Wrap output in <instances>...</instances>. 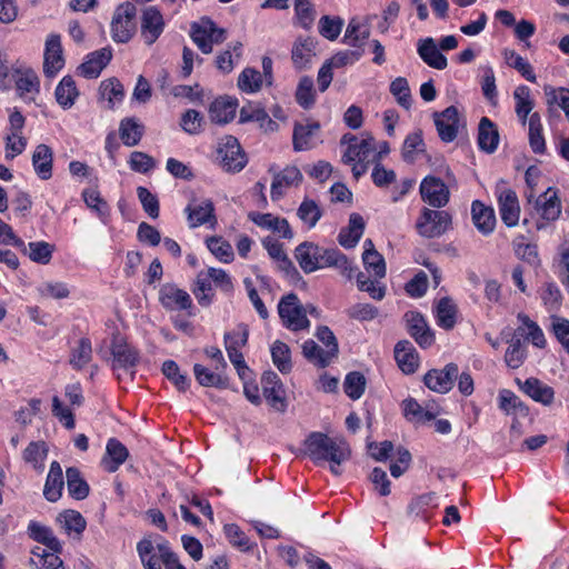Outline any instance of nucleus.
Instances as JSON below:
<instances>
[{
  "instance_id": "c9c22d12",
  "label": "nucleus",
  "mask_w": 569,
  "mask_h": 569,
  "mask_svg": "<svg viewBox=\"0 0 569 569\" xmlns=\"http://www.w3.org/2000/svg\"><path fill=\"white\" fill-rule=\"evenodd\" d=\"M523 329L518 328L508 340L509 347L505 355L506 365L511 369H518L526 359V350L522 342Z\"/></svg>"
},
{
  "instance_id": "cd10ccee",
  "label": "nucleus",
  "mask_w": 569,
  "mask_h": 569,
  "mask_svg": "<svg viewBox=\"0 0 569 569\" xmlns=\"http://www.w3.org/2000/svg\"><path fill=\"white\" fill-rule=\"evenodd\" d=\"M418 54L429 67L443 70L448 66L447 58L440 52L432 38H426L418 43Z\"/></svg>"
},
{
  "instance_id": "ddd939ff",
  "label": "nucleus",
  "mask_w": 569,
  "mask_h": 569,
  "mask_svg": "<svg viewBox=\"0 0 569 569\" xmlns=\"http://www.w3.org/2000/svg\"><path fill=\"white\" fill-rule=\"evenodd\" d=\"M64 66L63 51L59 34H50L43 53V73L53 78Z\"/></svg>"
},
{
  "instance_id": "8fccbe9b",
  "label": "nucleus",
  "mask_w": 569,
  "mask_h": 569,
  "mask_svg": "<svg viewBox=\"0 0 569 569\" xmlns=\"http://www.w3.org/2000/svg\"><path fill=\"white\" fill-rule=\"evenodd\" d=\"M362 260L368 273L378 279L386 276L385 259L375 248H366L362 254Z\"/></svg>"
},
{
  "instance_id": "4be33fe9",
  "label": "nucleus",
  "mask_w": 569,
  "mask_h": 569,
  "mask_svg": "<svg viewBox=\"0 0 569 569\" xmlns=\"http://www.w3.org/2000/svg\"><path fill=\"white\" fill-rule=\"evenodd\" d=\"M409 333L415 338L421 348L430 347L435 341V336L428 327L425 318L418 312L406 313Z\"/></svg>"
},
{
  "instance_id": "4d7b16f0",
  "label": "nucleus",
  "mask_w": 569,
  "mask_h": 569,
  "mask_svg": "<svg viewBox=\"0 0 569 569\" xmlns=\"http://www.w3.org/2000/svg\"><path fill=\"white\" fill-rule=\"evenodd\" d=\"M405 417L412 422H426L435 419V415L425 410L415 399L409 398L402 402Z\"/></svg>"
},
{
  "instance_id": "b1692460",
  "label": "nucleus",
  "mask_w": 569,
  "mask_h": 569,
  "mask_svg": "<svg viewBox=\"0 0 569 569\" xmlns=\"http://www.w3.org/2000/svg\"><path fill=\"white\" fill-rule=\"evenodd\" d=\"M112 58V50L110 48H102L90 53L87 60L80 64L79 71L84 78H97L103 68L110 62Z\"/></svg>"
},
{
  "instance_id": "c85d7f7f",
  "label": "nucleus",
  "mask_w": 569,
  "mask_h": 569,
  "mask_svg": "<svg viewBox=\"0 0 569 569\" xmlns=\"http://www.w3.org/2000/svg\"><path fill=\"white\" fill-rule=\"evenodd\" d=\"M365 230V220L359 213H351L349 226L340 230L338 242L343 248H353L360 240Z\"/></svg>"
},
{
  "instance_id": "de8ad7c7",
  "label": "nucleus",
  "mask_w": 569,
  "mask_h": 569,
  "mask_svg": "<svg viewBox=\"0 0 569 569\" xmlns=\"http://www.w3.org/2000/svg\"><path fill=\"white\" fill-rule=\"evenodd\" d=\"M529 126V144L535 153H543L546 151V142L542 136L541 118L538 112L530 114Z\"/></svg>"
},
{
  "instance_id": "c03bdc74",
  "label": "nucleus",
  "mask_w": 569,
  "mask_h": 569,
  "mask_svg": "<svg viewBox=\"0 0 569 569\" xmlns=\"http://www.w3.org/2000/svg\"><path fill=\"white\" fill-rule=\"evenodd\" d=\"M193 373L200 386L216 387L219 389H224L228 387V379L217 370L210 371L202 365L196 363L193 366Z\"/></svg>"
},
{
  "instance_id": "49530a36",
  "label": "nucleus",
  "mask_w": 569,
  "mask_h": 569,
  "mask_svg": "<svg viewBox=\"0 0 569 569\" xmlns=\"http://www.w3.org/2000/svg\"><path fill=\"white\" fill-rule=\"evenodd\" d=\"M322 209L312 199L305 198L297 209L298 218L309 228L312 229L317 226L322 217Z\"/></svg>"
},
{
  "instance_id": "69168bd1",
  "label": "nucleus",
  "mask_w": 569,
  "mask_h": 569,
  "mask_svg": "<svg viewBox=\"0 0 569 569\" xmlns=\"http://www.w3.org/2000/svg\"><path fill=\"white\" fill-rule=\"evenodd\" d=\"M203 116L194 110L188 109L181 116L180 126L189 134H198L202 131Z\"/></svg>"
},
{
  "instance_id": "473e14b6",
  "label": "nucleus",
  "mask_w": 569,
  "mask_h": 569,
  "mask_svg": "<svg viewBox=\"0 0 569 569\" xmlns=\"http://www.w3.org/2000/svg\"><path fill=\"white\" fill-rule=\"evenodd\" d=\"M64 481L62 468L58 461L50 465V470L46 479L43 496L48 501L56 502L62 495Z\"/></svg>"
},
{
  "instance_id": "3c124183",
  "label": "nucleus",
  "mask_w": 569,
  "mask_h": 569,
  "mask_svg": "<svg viewBox=\"0 0 569 569\" xmlns=\"http://www.w3.org/2000/svg\"><path fill=\"white\" fill-rule=\"evenodd\" d=\"M48 455V447L43 441H32L23 451V459L26 462L32 463L33 468L42 471L44 468L43 461Z\"/></svg>"
},
{
  "instance_id": "f03ea898",
  "label": "nucleus",
  "mask_w": 569,
  "mask_h": 569,
  "mask_svg": "<svg viewBox=\"0 0 569 569\" xmlns=\"http://www.w3.org/2000/svg\"><path fill=\"white\" fill-rule=\"evenodd\" d=\"M305 451L315 463L332 461L343 463L350 459L351 450L342 438H331L328 435L315 431L308 435L303 441Z\"/></svg>"
},
{
  "instance_id": "0e129e2a",
  "label": "nucleus",
  "mask_w": 569,
  "mask_h": 569,
  "mask_svg": "<svg viewBox=\"0 0 569 569\" xmlns=\"http://www.w3.org/2000/svg\"><path fill=\"white\" fill-rule=\"evenodd\" d=\"M297 102L305 109H309L315 103L313 80L309 77L300 79L297 91Z\"/></svg>"
},
{
  "instance_id": "1a4fd4ad",
  "label": "nucleus",
  "mask_w": 569,
  "mask_h": 569,
  "mask_svg": "<svg viewBox=\"0 0 569 569\" xmlns=\"http://www.w3.org/2000/svg\"><path fill=\"white\" fill-rule=\"evenodd\" d=\"M432 117L441 141L446 143L452 142L457 138L460 127L458 109L455 106H450L441 112H433Z\"/></svg>"
},
{
  "instance_id": "423d86ee",
  "label": "nucleus",
  "mask_w": 569,
  "mask_h": 569,
  "mask_svg": "<svg viewBox=\"0 0 569 569\" xmlns=\"http://www.w3.org/2000/svg\"><path fill=\"white\" fill-rule=\"evenodd\" d=\"M220 164L226 171L239 172L247 164V157L238 139L233 136L224 137L218 147Z\"/></svg>"
},
{
  "instance_id": "f3484780",
  "label": "nucleus",
  "mask_w": 569,
  "mask_h": 569,
  "mask_svg": "<svg viewBox=\"0 0 569 569\" xmlns=\"http://www.w3.org/2000/svg\"><path fill=\"white\" fill-rule=\"evenodd\" d=\"M535 209L547 221H555L561 213V201L555 188L549 187L535 200Z\"/></svg>"
},
{
  "instance_id": "7ed1b4c3",
  "label": "nucleus",
  "mask_w": 569,
  "mask_h": 569,
  "mask_svg": "<svg viewBox=\"0 0 569 569\" xmlns=\"http://www.w3.org/2000/svg\"><path fill=\"white\" fill-rule=\"evenodd\" d=\"M190 37L199 50L209 54L212 52L213 44H220L227 39V31L208 17H202L199 21L191 23Z\"/></svg>"
},
{
  "instance_id": "680f3d73",
  "label": "nucleus",
  "mask_w": 569,
  "mask_h": 569,
  "mask_svg": "<svg viewBox=\"0 0 569 569\" xmlns=\"http://www.w3.org/2000/svg\"><path fill=\"white\" fill-rule=\"evenodd\" d=\"M162 373L169 379L179 391H186L190 379L180 372V368L173 360H166L162 365Z\"/></svg>"
},
{
  "instance_id": "f704fd0d",
  "label": "nucleus",
  "mask_w": 569,
  "mask_h": 569,
  "mask_svg": "<svg viewBox=\"0 0 569 569\" xmlns=\"http://www.w3.org/2000/svg\"><path fill=\"white\" fill-rule=\"evenodd\" d=\"M499 143V132L496 124L488 119L482 117L479 122L478 130V146L482 151L492 153L496 151Z\"/></svg>"
},
{
  "instance_id": "4c0bfd02",
  "label": "nucleus",
  "mask_w": 569,
  "mask_h": 569,
  "mask_svg": "<svg viewBox=\"0 0 569 569\" xmlns=\"http://www.w3.org/2000/svg\"><path fill=\"white\" fill-rule=\"evenodd\" d=\"M28 533L31 539L48 547L54 553L62 551V546L52 530L38 522L31 521L28 526Z\"/></svg>"
},
{
  "instance_id": "e2e57ef3",
  "label": "nucleus",
  "mask_w": 569,
  "mask_h": 569,
  "mask_svg": "<svg viewBox=\"0 0 569 569\" xmlns=\"http://www.w3.org/2000/svg\"><path fill=\"white\" fill-rule=\"evenodd\" d=\"M58 521L62 525L67 532L74 531L81 533L86 529V519L76 510H66L58 517Z\"/></svg>"
},
{
  "instance_id": "6ab92c4d",
  "label": "nucleus",
  "mask_w": 569,
  "mask_h": 569,
  "mask_svg": "<svg viewBox=\"0 0 569 569\" xmlns=\"http://www.w3.org/2000/svg\"><path fill=\"white\" fill-rule=\"evenodd\" d=\"M500 216L507 227L518 224L520 216V206L518 197L512 189H505L498 197Z\"/></svg>"
},
{
  "instance_id": "412c9836",
  "label": "nucleus",
  "mask_w": 569,
  "mask_h": 569,
  "mask_svg": "<svg viewBox=\"0 0 569 569\" xmlns=\"http://www.w3.org/2000/svg\"><path fill=\"white\" fill-rule=\"evenodd\" d=\"M519 388L529 396L532 400L540 402L545 406H549L553 402L555 391L553 389L540 381L537 378H528L526 381L516 379Z\"/></svg>"
},
{
  "instance_id": "a878e982",
  "label": "nucleus",
  "mask_w": 569,
  "mask_h": 569,
  "mask_svg": "<svg viewBox=\"0 0 569 569\" xmlns=\"http://www.w3.org/2000/svg\"><path fill=\"white\" fill-rule=\"evenodd\" d=\"M129 457L127 447L116 438L107 442L106 455L102 458V466L108 472H116Z\"/></svg>"
},
{
  "instance_id": "9d476101",
  "label": "nucleus",
  "mask_w": 569,
  "mask_h": 569,
  "mask_svg": "<svg viewBox=\"0 0 569 569\" xmlns=\"http://www.w3.org/2000/svg\"><path fill=\"white\" fill-rule=\"evenodd\" d=\"M110 351L112 356L111 368L113 370H128L133 368L138 362L137 350L130 347L119 335L113 336Z\"/></svg>"
},
{
  "instance_id": "052dcab7",
  "label": "nucleus",
  "mask_w": 569,
  "mask_h": 569,
  "mask_svg": "<svg viewBox=\"0 0 569 569\" xmlns=\"http://www.w3.org/2000/svg\"><path fill=\"white\" fill-rule=\"evenodd\" d=\"M505 59H506V62L515 68L517 71H519L521 73V76L530 81V82H536L537 78H536V74L532 70V67L530 66V63L528 61H526L521 56H519L516 51L513 50H506L505 51Z\"/></svg>"
},
{
  "instance_id": "5701e85b",
  "label": "nucleus",
  "mask_w": 569,
  "mask_h": 569,
  "mask_svg": "<svg viewBox=\"0 0 569 569\" xmlns=\"http://www.w3.org/2000/svg\"><path fill=\"white\" fill-rule=\"evenodd\" d=\"M302 181V174L297 167H286L274 174L271 183V199L279 200L284 194V188L298 186Z\"/></svg>"
},
{
  "instance_id": "603ef678",
  "label": "nucleus",
  "mask_w": 569,
  "mask_h": 569,
  "mask_svg": "<svg viewBox=\"0 0 569 569\" xmlns=\"http://www.w3.org/2000/svg\"><path fill=\"white\" fill-rule=\"evenodd\" d=\"M457 307L453 301L448 298H441L437 306L438 325L445 329H452L456 325Z\"/></svg>"
},
{
  "instance_id": "f257e3e1",
  "label": "nucleus",
  "mask_w": 569,
  "mask_h": 569,
  "mask_svg": "<svg viewBox=\"0 0 569 569\" xmlns=\"http://www.w3.org/2000/svg\"><path fill=\"white\" fill-rule=\"evenodd\" d=\"M295 257L306 273L318 269L333 267L347 279H352L356 268L346 254L336 248L326 249L313 242H302L295 250Z\"/></svg>"
},
{
  "instance_id": "774afa93",
  "label": "nucleus",
  "mask_w": 569,
  "mask_h": 569,
  "mask_svg": "<svg viewBox=\"0 0 569 569\" xmlns=\"http://www.w3.org/2000/svg\"><path fill=\"white\" fill-rule=\"evenodd\" d=\"M207 246L211 253L214 254L220 261H232L233 251L229 242L218 237H211L207 240Z\"/></svg>"
},
{
  "instance_id": "2eb2a0df",
  "label": "nucleus",
  "mask_w": 569,
  "mask_h": 569,
  "mask_svg": "<svg viewBox=\"0 0 569 569\" xmlns=\"http://www.w3.org/2000/svg\"><path fill=\"white\" fill-rule=\"evenodd\" d=\"M159 301L164 309L170 311L187 310L192 306L190 295L173 283L161 286Z\"/></svg>"
},
{
  "instance_id": "39448f33",
  "label": "nucleus",
  "mask_w": 569,
  "mask_h": 569,
  "mask_svg": "<svg viewBox=\"0 0 569 569\" xmlns=\"http://www.w3.org/2000/svg\"><path fill=\"white\" fill-rule=\"evenodd\" d=\"M278 312L282 323L289 330L300 331L310 326V321L307 318V309L300 303L296 293H289L281 298L278 305Z\"/></svg>"
},
{
  "instance_id": "f8f14e48",
  "label": "nucleus",
  "mask_w": 569,
  "mask_h": 569,
  "mask_svg": "<svg viewBox=\"0 0 569 569\" xmlns=\"http://www.w3.org/2000/svg\"><path fill=\"white\" fill-rule=\"evenodd\" d=\"M262 391L266 401L277 411L284 412L287 402L282 382L273 371H266L261 378Z\"/></svg>"
},
{
  "instance_id": "bb28decb",
  "label": "nucleus",
  "mask_w": 569,
  "mask_h": 569,
  "mask_svg": "<svg viewBox=\"0 0 569 569\" xmlns=\"http://www.w3.org/2000/svg\"><path fill=\"white\" fill-rule=\"evenodd\" d=\"M339 347L333 346L332 351L323 350L313 340L309 339L302 345L303 357L319 368L328 367L338 357Z\"/></svg>"
},
{
  "instance_id": "e433bc0d",
  "label": "nucleus",
  "mask_w": 569,
  "mask_h": 569,
  "mask_svg": "<svg viewBox=\"0 0 569 569\" xmlns=\"http://www.w3.org/2000/svg\"><path fill=\"white\" fill-rule=\"evenodd\" d=\"M52 150L47 144L37 146L32 154V164L36 173L42 180H48L52 177Z\"/></svg>"
},
{
  "instance_id": "bf43d9fd",
  "label": "nucleus",
  "mask_w": 569,
  "mask_h": 569,
  "mask_svg": "<svg viewBox=\"0 0 569 569\" xmlns=\"http://www.w3.org/2000/svg\"><path fill=\"white\" fill-rule=\"evenodd\" d=\"M366 377L359 371L349 372L345 379V392L352 400L359 399L366 389Z\"/></svg>"
},
{
  "instance_id": "864d4df0",
  "label": "nucleus",
  "mask_w": 569,
  "mask_h": 569,
  "mask_svg": "<svg viewBox=\"0 0 569 569\" xmlns=\"http://www.w3.org/2000/svg\"><path fill=\"white\" fill-rule=\"evenodd\" d=\"M91 358V341L88 338H81L78 346L72 349L69 362L74 369L80 370L90 362Z\"/></svg>"
},
{
  "instance_id": "9b49d317",
  "label": "nucleus",
  "mask_w": 569,
  "mask_h": 569,
  "mask_svg": "<svg viewBox=\"0 0 569 569\" xmlns=\"http://www.w3.org/2000/svg\"><path fill=\"white\" fill-rule=\"evenodd\" d=\"M458 366L451 362L442 370H429L423 377V382L432 391L447 393L452 389L453 380L458 377Z\"/></svg>"
},
{
  "instance_id": "37998d69",
  "label": "nucleus",
  "mask_w": 569,
  "mask_h": 569,
  "mask_svg": "<svg viewBox=\"0 0 569 569\" xmlns=\"http://www.w3.org/2000/svg\"><path fill=\"white\" fill-rule=\"evenodd\" d=\"M54 94L57 102L63 109L71 108L74 104L77 97L79 96V91L76 87V82L72 79V77H63L62 80L59 82L58 87L56 88Z\"/></svg>"
},
{
  "instance_id": "5fc2aeb1",
  "label": "nucleus",
  "mask_w": 569,
  "mask_h": 569,
  "mask_svg": "<svg viewBox=\"0 0 569 569\" xmlns=\"http://www.w3.org/2000/svg\"><path fill=\"white\" fill-rule=\"evenodd\" d=\"M262 74L254 68H246L238 78V87L241 91L253 93L261 89Z\"/></svg>"
},
{
  "instance_id": "6e6d98bb",
  "label": "nucleus",
  "mask_w": 569,
  "mask_h": 569,
  "mask_svg": "<svg viewBox=\"0 0 569 569\" xmlns=\"http://www.w3.org/2000/svg\"><path fill=\"white\" fill-rule=\"evenodd\" d=\"M390 92L396 98L397 103L409 110L411 108V92L406 78L398 77L390 83Z\"/></svg>"
},
{
  "instance_id": "338daca9",
  "label": "nucleus",
  "mask_w": 569,
  "mask_h": 569,
  "mask_svg": "<svg viewBox=\"0 0 569 569\" xmlns=\"http://www.w3.org/2000/svg\"><path fill=\"white\" fill-rule=\"evenodd\" d=\"M137 194L144 212L152 219H157L160 213L159 200L146 187H138Z\"/></svg>"
},
{
  "instance_id": "a19ab883",
  "label": "nucleus",
  "mask_w": 569,
  "mask_h": 569,
  "mask_svg": "<svg viewBox=\"0 0 569 569\" xmlns=\"http://www.w3.org/2000/svg\"><path fill=\"white\" fill-rule=\"evenodd\" d=\"M66 477L69 495L77 500L86 499L90 489L87 481L82 478L80 470L76 467H69L66 470Z\"/></svg>"
},
{
  "instance_id": "20e7f679",
  "label": "nucleus",
  "mask_w": 569,
  "mask_h": 569,
  "mask_svg": "<svg viewBox=\"0 0 569 569\" xmlns=\"http://www.w3.org/2000/svg\"><path fill=\"white\" fill-rule=\"evenodd\" d=\"M137 7L132 2H123L114 10L111 21V36L118 43L129 42L137 31Z\"/></svg>"
},
{
  "instance_id": "4468645a",
  "label": "nucleus",
  "mask_w": 569,
  "mask_h": 569,
  "mask_svg": "<svg viewBox=\"0 0 569 569\" xmlns=\"http://www.w3.org/2000/svg\"><path fill=\"white\" fill-rule=\"evenodd\" d=\"M420 193L422 200L435 208H441L449 201L448 187L441 179L433 176H428L422 180Z\"/></svg>"
},
{
  "instance_id": "aec40b11",
  "label": "nucleus",
  "mask_w": 569,
  "mask_h": 569,
  "mask_svg": "<svg viewBox=\"0 0 569 569\" xmlns=\"http://www.w3.org/2000/svg\"><path fill=\"white\" fill-rule=\"evenodd\" d=\"M190 228H197L207 222H216L214 206L210 199L200 202L192 200L186 208Z\"/></svg>"
},
{
  "instance_id": "13d9d810",
  "label": "nucleus",
  "mask_w": 569,
  "mask_h": 569,
  "mask_svg": "<svg viewBox=\"0 0 569 569\" xmlns=\"http://www.w3.org/2000/svg\"><path fill=\"white\" fill-rule=\"evenodd\" d=\"M343 23L340 17L323 16L319 20L318 30L323 38L333 41L341 33Z\"/></svg>"
},
{
  "instance_id": "58836bf2",
  "label": "nucleus",
  "mask_w": 569,
  "mask_h": 569,
  "mask_svg": "<svg viewBox=\"0 0 569 569\" xmlns=\"http://www.w3.org/2000/svg\"><path fill=\"white\" fill-rule=\"evenodd\" d=\"M16 89L20 97H26L27 94H32L30 100H34V96H37L40 91V80L37 73L32 69H27L23 71H16Z\"/></svg>"
},
{
  "instance_id": "72a5a7b5",
  "label": "nucleus",
  "mask_w": 569,
  "mask_h": 569,
  "mask_svg": "<svg viewBox=\"0 0 569 569\" xmlns=\"http://www.w3.org/2000/svg\"><path fill=\"white\" fill-rule=\"evenodd\" d=\"M319 122H310L307 124L296 123L293 128L292 143L296 151L311 149L315 136L319 132Z\"/></svg>"
},
{
  "instance_id": "79ce46f5",
  "label": "nucleus",
  "mask_w": 569,
  "mask_h": 569,
  "mask_svg": "<svg viewBox=\"0 0 569 569\" xmlns=\"http://www.w3.org/2000/svg\"><path fill=\"white\" fill-rule=\"evenodd\" d=\"M144 128L134 118L122 119L119 127V134L124 146H137L142 136Z\"/></svg>"
},
{
  "instance_id": "a18cd8bd",
  "label": "nucleus",
  "mask_w": 569,
  "mask_h": 569,
  "mask_svg": "<svg viewBox=\"0 0 569 569\" xmlns=\"http://www.w3.org/2000/svg\"><path fill=\"white\" fill-rule=\"evenodd\" d=\"M513 98L516 100V113L522 123L526 126L529 120V114L533 109V101L530 97V89L527 86H519L513 91Z\"/></svg>"
},
{
  "instance_id": "c756f323",
  "label": "nucleus",
  "mask_w": 569,
  "mask_h": 569,
  "mask_svg": "<svg viewBox=\"0 0 569 569\" xmlns=\"http://www.w3.org/2000/svg\"><path fill=\"white\" fill-rule=\"evenodd\" d=\"M317 41L312 38L299 39L295 42L291 59L293 66L299 69H307L311 59L316 56Z\"/></svg>"
},
{
  "instance_id": "ea45409f",
  "label": "nucleus",
  "mask_w": 569,
  "mask_h": 569,
  "mask_svg": "<svg viewBox=\"0 0 569 569\" xmlns=\"http://www.w3.org/2000/svg\"><path fill=\"white\" fill-rule=\"evenodd\" d=\"M499 408L507 415L526 418L529 416L527 405L512 391L502 389L499 392Z\"/></svg>"
},
{
  "instance_id": "393cba45",
  "label": "nucleus",
  "mask_w": 569,
  "mask_h": 569,
  "mask_svg": "<svg viewBox=\"0 0 569 569\" xmlns=\"http://www.w3.org/2000/svg\"><path fill=\"white\" fill-rule=\"evenodd\" d=\"M248 218L257 226L278 232L286 239L293 237L292 230L287 219L274 217L271 213L250 212Z\"/></svg>"
},
{
  "instance_id": "7c9ffc66",
  "label": "nucleus",
  "mask_w": 569,
  "mask_h": 569,
  "mask_svg": "<svg viewBox=\"0 0 569 569\" xmlns=\"http://www.w3.org/2000/svg\"><path fill=\"white\" fill-rule=\"evenodd\" d=\"M395 358L402 372L413 373L418 368V355L410 341H399L395 347Z\"/></svg>"
},
{
  "instance_id": "a211bd4d",
  "label": "nucleus",
  "mask_w": 569,
  "mask_h": 569,
  "mask_svg": "<svg viewBox=\"0 0 569 569\" xmlns=\"http://www.w3.org/2000/svg\"><path fill=\"white\" fill-rule=\"evenodd\" d=\"M238 100L230 97H219L209 106V118L217 124H227L236 117Z\"/></svg>"
},
{
  "instance_id": "0eeeda50",
  "label": "nucleus",
  "mask_w": 569,
  "mask_h": 569,
  "mask_svg": "<svg viewBox=\"0 0 569 569\" xmlns=\"http://www.w3.org/2000/svg\"><path fill=\"white\" fill-rule=\"evenodd\" d=\"M450 224L451 216L447 211L423 208L416 227L420 236L437 238L443 234L449 229Z\"/></svg>"
},
{
  "instance_id": "2f4dec72",
  "label": "nucleus",
  "mask_w": 569,
  "mask_h": 569,
  "mask_svg": "<svg viewBox=\"0 0 569 569\" xmlns=\"http://www.w3.org/2000/svg\"><path fill=\"white\" fill-rule=\"evenodd\" d=\"M472 221L476 228L483 234H489L496 226L495 211L486 207L481 201L476 200L471 204Z\"/></svg>"
},
{
  "instance_id": "dca6fc26",
  "label": "nucleus",
  "mask_w": 569,
  "mask_h": 569,
  "mask_svg": "<svg viewBox=\"0 0 569 569\" xmlns=\"http://www.w3.org/2000/svg\"><path fill=\"white\" fill-rule=\"evenodd\" d=\"M256 121L266 132H274L278 130V123L273 121L260 103L248 102L239 112V122L246 123Z\"/></svg>"
},
{
  "instance_id": "6e6552de",
  "label": "nucleus",
  "mask_w": 569,
  "mask_h": 569,
  "mask_svg": "<svg viewBox=\"0 0 569 569\" xmlns=\"http://www.w3.org/2000/svg\"><path fill=\"white\" fill-rule=\"evenodd\" d=\"M164 30V19L157 7H146L140 17V36L147 46H152Z\"/></svg>"
},
{
  "instance_id": "09e8293b",
  "label": "nucleus",
  "mask_w": 569,
  "mask_h": 569,
  "mask_svg": "<svg viewBox=\"0 0 569 569\" xmlns=\"http://www.w3.org/2000/svg\"><path fill=\"white\" fill-rule=\"evenodd\" d=\"M273 365L281 373H289L292 369L291 352L287 343L277 340L271 347Z\"/></svg>"
}]
</instances>
